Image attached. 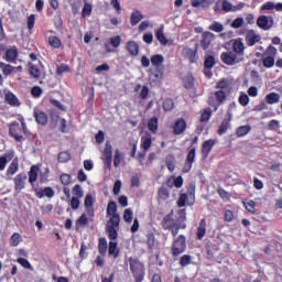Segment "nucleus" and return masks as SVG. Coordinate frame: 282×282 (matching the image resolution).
Returning a JSON list of instances; mask_svg holds the SVG:
<instances>
[{
	"label": "nucleus",
	"mask_w": 282,
	"mask_h": 282,
	"mask_svg": "<svg viewBox=\"0 0 282 282\" xmlns=\"http://www.w3.org/2000/svg\"><path fill=\"white\" fill-rule=\"evenodd\" d=\"M181 80H182L183 87H185V89H193V87H195V77L191 73L183 75L181 77Z\"/></svg>",
	"instance_id": "18"
},
{
	"label": "nucleus",
	"mask_w": 282,
	"mask_h": 282,
	"mask_svg": "<svg viewBox=\"0 0 282 282\" xmlns=\"http://www.w3.org/2000/svg\"><path fill=\"white\" fill-rule=\"evenodd\" d=\"M257 25L260 30H272L274 28V18L272 15H260L257 20Z\"/></svg>",
	"instance_id": "9"
},
{
	"label": "nucleus",
	"mask_w": 282,
	"mask_h": 282,
	"mask_svg": "<svg viewBox=\"0 0 282 282\" xmlns=\"http://www.w3.org/2000/svg\"><path fill=\"white\" fill-rule=\"evenodd\" d=\"M107 217H110L106 225V232L111 241L118 239V230H120V215L118 214V205L110 200L106 209Z\"/></svg>",
	"instance_id": "1"
},
{
	"label": "nucleus",
	"mask_w": 282,
	"mask_h": 282,
	"mask_svg": "<svg viewBox=\"0 0 282 282\" xmlns=\"http://www.w3.org/2000/svg\"><path fill=\"white\" fill-rule=\"evenodd\" d=\"M107 238H99L98 252L99 254H101V257H105V254H107Z\"/></svg>",
	"instance_id": "40"
},
{
	"label": "nucleus",
	"mask_w": 282,
	"mask_h": 282,
	"mask_svg": "<svg viewBox=\"0 0 282 282\" xmlns=\"http://www.w3.org/2000/svg\"><path fill=\"white\" fill-rule=\"evenodd\" d=\"M205 67L207 69H213V67H215V56L209 55L208 53L205 55Z\"/></svg>",
	"instance_id": "49"
},
{
	"label": "nucleus",
	"mask_w": 282,
	"mask_h": 282,
	"mask_svg": "<svg viewBox=\"0 0 282 282\" xmlns=\"http://www.w3.org/2000/svg\"><path fill=\"white\" fill-rule=\"evenodd\" d=\"M174 108H175V102L173 101V99H165L163 101L164 111H173Z\"/></svg>",
	"instance_id": "56"
},
{
	"label": "nucleus",
	"mask_w": 282,
	"mask_h": 282,
	"mask_svg": "<svg viewBox=\"0 0 282 282\" xmlns=\"http://www.w3.org/2000/svg\"><path fill=\"white\" fill-rule=\"evenodd\" d=\"M250 126H241L237 129L238 138H243V135H248L250 133Z\"/></svg>",
	"instance_id": "55"
},
{
	"label": "nucleus",
	"mask_w": 282,
	"mask_h": 282,
	"mask_svg": "<svg viewBox=\"0 0 282 282\" xmlns=\"http://www.w3.org/2000/svg\"><path fill=\"white\" fill-rule=\"evenodd\" d=\"M154 34H155L156 41H159L161 45L169 44V39H166V35H164V25H161L158 29H155Z\"/></svg>",
	"instance_id": "20"
},
{
	"label": "nucleus",
	"mask_w": 282,
	"mask_h": 282,
	"mask_svg": "<svg viewBox=\"0 0 282 282\" xmlns=\"http://www.w3.org/2000/svg\"><path fill=\"white\" fill-rule=\"evenodd\" d=\"M0 69L4 78H8V76L14 74V66L11 64H6V62H0Z\"/></svg>",
	"instance_id": "31"
},
{
	"label": "nucleus",
	"mask_w": 282,
	"mask_h": 282,
	"mask_svg": "<svg viewBox=\"0 0 282 282\" xmlns=\"http://www.w3.org/2000/svg\"><path fill=\"white\" fill-rule=\"evenodd\" d=\"M17 173H19V160L14 159L8 166L6 175L9 177V180H12Z\"/></svg>",
	"instance_id": "23"
},
{
	"label": "nucleus",
	"mask_w": 282,
	"mask_h": 282,
	"mask_svg": "<svg viewBox=\"0 0 282 282\" xmlns=\"http://www.w3.org/2000/svg\"><path fill=\"white\" fill-rule=\"evenodd\" d=\"M26 181H28V174L20 173V174L15 175V177L13 178L15 193H21V191H23L25 188Z\"/></svg>",
	"instance_id": "10"
},
{
	"label": "nucleus",
	"mask_w": 282,
	"mask_h": 282,
	"mask_svg": "<svg viewBox=\"0 0 282 282\" xmlns=\"http://www.w3.org/2000/svg\"><path fill=\"white\" fill-rule=\"evenodd\" d=\"M19 58V47L11 46L8 48L4 53L3 59L7 63H17V59Z\"/></svg>",
	"instance_id": "11"
},
{
	"label": "nucleus",
	"mask_w": 282,
	"mask_h": 282,
	"mask_svg": "<svg viewBox=\"0 0 282 282\" xmlns=\"http://www.w3.org/2000/svg\"><path fill=\"white\" fill-rule=\"evenodd\" d=\"M33 118L36 124H40L41 127H47V123L50 122V116L39 107L33 109Z\"/></svg>",
	"instance_id": "8"
},
{
	"label": "nucleus",
	"mask_w": 282,
	"mask_h": 282,
	"mask_svg": "<svg viewBox=\"0 0 282 282\" xmlns=\"http://www.w3.org/2000/svg\"><path fill=\"white\" fill-rule=\"evenodd\" d=\"M12 158H14V153L0 156V171H6V166H8V162H10Z\"/></svg>",
	"instance_id": "41"
},
{
	"label": "nucleus",
	"mask_w": 282,
	"mask_h": 282,
	"mask_svg": "<svg viewBox=\"0 0 282 282\" xmlns=\"http://www.w3.org/2000/svg\"><path fill=\"white\" fill-rule=\"evenodd\" d=\"M94 204H96V198H94V195L86 194L84 199V207L90 221H94V217H96V212L94 210Z\"/></svg>",
	"instance_id": "7"
},
{
	"label": "nucleus",
	"mask_w": 282,
	"mask_h": 282,
	"mask_svg": "<svg viewBox=\"0 0 282 282\" xmlns=\"http://www.w3.org/2000/svg\"><path fill=\"white\" fill-rule=\"evenodd\" d=\"M261 41V35L257 34L254 30H249L246 35V42L249 47H252L253 45H257Z\"/></svg>",
	"instance_id": "14"
},
{
	"label": "nucleus",
	"mask_w": 282,
	"mask_h": 282,
	"mask_svg": "<svg viewBox=\"0 0 282 282\" xmlns=\"http://www.w3.org/2000/svg\"><path fill=\"white\" fill-rule=\"evenodd\" d=\"M28 67H29V75L31 76V78H35V80H39V78H41V75H42L41 68H39V66H36L32 62H28Z\"/></svg>",
	"instance_id": "21"
},
{
	"label": "nucleus",
	"mask_w": 282,
	"mask_h": 282,
	"mask_svg": "<svg viewBox=\"0 0 282 282\" xmlns=\"http://www.w3.org/2000/svg\"><path fill=\"white\" fill-rule=\"evenodd\" d=\"M123 220L126 221V224H131V221H133V210H131V208L124 209Z\"/></svg>",
	"instance_id": "54"
},
{
	"label": "nucleus",
	"mask_w": 282,
	"mask_h": 282,
	"mask_svg": "<svg viewBox=\"0 0 282 282\" xmlns=\"http://www.w3.org/2000/svg\"><path fill=\"white\" fill-rule=\"evenodd\" d=\"M267 105H276L281 100V95L276 93H270L264 98Z\"/></svg>",
	"instance_id": "36"
},
{
	"label": "nucleus",
	"mask_w": 282,
	"mask_h": 282,
	"mask_svg": "<svg viewBox=\"0 0 282 282\" xmlns=\"http://www.w3.org/2000/svg\"><path fill=\"white\" fill-rule=\"evenodd\" d=\"M163 77L164 73H162V69L160 68H155L151 70L149 74V79L151 80V83H160V80H162Z\"/></svg>",
	"instance_id": "29"
},
{
	"label": "nucleus",
	"mask_w": 282,
	"mask_h": 282,
	"mask_svg": "<svg viewBox=\"0 0 282 282\" xmlns=\"http://www.w3.org/2000/svg\"><path fill=\"white\" fill-rule=\"evenodd\" d=\"M195 155H196V150L195 148H193L187 154L183 173H188L193 169V162H195Z\"/></svg>",
	"instance_id": "19"
},
{
	"label": "nucleus",
	"mask_w": 282,
	"mask_h": 282,
	"mask_svg": "<svg viewBox=\"0 0 282 282\" xmlns=\"http://www.w3.org/2000/svg\"><path fill=\"white\" fill-rule=\"evenodd\" d=\"M130 272L134 279V282L144 281L145 272L144 264L140 262L138 259L130 258L129 259Z\"/></svg>",
	"instance_id": "3"
},
{
	"label": "nucleus",
	"mask_w": 282,
	"mask_h": 282,
	"mask_svg": "<svg viewBox=\"0 0 282 282\" xmlns=\"http://www.w3.org/2000/svg\"><path fill=\"white\" fill-rule=\"evenodd\" d=\"M177 243H178L177 253L180 254L181 252H184V250H186V237L180 236L177 238Z\"/></svg>",
	"instance_id": "50"
},
{
	"label": "nucleus",
	"mask_w": 282,
	"mask_h": 282,
	"mask_svg": "<svg viewBox=\"0 0 282 282\" xmlns=\"http://www.w3.org/2000/svg\"><path fill=\"white\" fill-rule=\"evenodd\" d=\"M165 164H166V167L167 170L173 173V171H175V156L173 155H167L165 158Z\"/></svg>",
	"instance_id": "45"
},
{
	"label": "nucleus",
	"mask_w": 282,
	"mask_h": 282,
	"mask_svg": "<svg viewBox=\"0 0 282 282\" xmlns=\"http://www.w3.org/2000/svg\"><path fill=\"white\" fill-rule=\"evenodd\" d=\"M69 160H72V154H69V152L67 151L59 152L58 162H61L62 164H66V162H69Z\"/></svg>",
	"instance_id": "51"
},
{
	"label": "nucleus",
	"mask_w": 282,
	"mask_h": 282,
	"mask_svg": "<svg viewBox=\"0 0 282 282\" xmlns=\"http://www.w3.org/2000/svg\"><path fill=\"white\" fill-rule=\"evenodd\" d=\"M123 158L124 156L122 155L120 150H116L115 156H113V166H115V169H118V166H120V163L122 162Z\"/></svg>",
	"instance_id": "53"
},
{
	"label": "nucleus",
	"mask_w": 282,
	"mask_h": 282,
	"mask_svg": "<svg viewBox=\"0 0 282 282\" xmlns=\"http://www.w3.org/2000/svg\"><path fill=\"white\" fill-rule=\"evenodd\" d=\"M50 167H45L44 171H41V167H39L37 180L40 184H47L50 182Z\"/></svg>",
	"instance_id": "30"
},
{
	"label": "nucleus",
	"mask_w": 282,
	"mask_h": 282,
	"mask_svg": "<svg viewBox=\"0 0 282 282\" xmlns=\"http://www.w3.org/2000/svg\"><path fill=\"white\" fill-rule=\"evenodd\" d=\"M263 67H274V56H267L263 58Z\"/></svg>",
	"instance_id": "64"
},
{
	"label": "nucleus",
	"mask_w": 282,
	"mask_h": 282,
	"mask_svg": "<svg viewBox=\"0 0 282 282\" xmlns=\"http://www.w3.org/2000/svg\"><path fill=\"white\" fill-rule=\"evenodd\" d=\"M152 143L153 141L151 140V133H147V135L141 138V149L143 151H149Z\"/></svg>",
	"instance_id": "34"
},
{
	"label": "nucleus",
	"mask_w": 282,
	"mask_h": 282,
	"mask_svg": "<svg viewBox=\"0 0 282 282\" xmlns=\"http://www.w3.org/2000/svg\"><path fill=\"white\" fill-rule=\"evenodd\" d=\"M108 254L113 259H118V257H120V248H118V241H109Z\"/></svg>",
	"instance_id": "25"
},
{
	"label": "nucleus",
	"mask_w": 282,
	"mask_h": 282,
	"mask_svg": "<svg viewBox=\"0 0 282 282\" xmlns=\"http://www.w3.org/2000/svg\"><path fill=\"white\" fill-rule=\"evenodd\" d=\"M69 72H72V69L69 68V65H67V64H61L56 68L57 76H63L64 74L69 73Z\"/></svg>",
	"instance_id": "52"
},
{
	"label": "nucleus",
	"mask_w": 282,
	"mask_h": 282,
	"mask_svg": "<svg viewBox=\"0 0 282 282\" xmlns=\"http://www.w3.org/2000/svg\"><path fill=\"white\" fill-rule=\"evenodd\" d=\"M220 58L225 65H237V63H241L243 61L241 55H238L232 51L221 53Z\"/></svg>",
	"instance_id": "5"
},
{
	"label": "nucleus",
	"mask_w": 282,
	"mask_h": 282,
	"mask_svg": "<svg viewBox=\"0 0 282 282\" xmlns=\"http://www.w3.org/2000/svg\"><path fill=\"white\" fill-rule=\"evenodd\" d=\"M197 239L202 240L206 237V218H203L197 228Z\"/></svg>",
	"instance_id": "35"
},
{
	"label": "nucleus",
	"mask_w": 282,
	"mask_h": 282,
	"mask_svg": "<svg viewBox=\"0 0 282 282\" xmlns=\"http://www.w3.org/2000/svg\"><path fill=\"white\" fill-rule=\"evenodd\" d=\"M28 175L29 184H31V186H34V184H36V181L39 180V165H32Z\"/></svg>",
	"instance_id": "24"
},
{
	"label": "nucleus",
	"mask_w": 282,
	"mask_h": 282,
	"mask_svg": "<svg viewBox=\"0 0 282 282\" xmlns=\"http://www.w3.org/2000/svg\"><path fill=\"white\" fill-rule=\"evenodd\" d=\"M232 50L236 54H238L241 58H243V50H246V45L241 39L235 40L232 44Z\"/></svg>",
	"instance_id": "28"
},
{
	"label": "nucleus",
	"mask_w": 282,
	"mask_h": 282,
	"mask_svg": "<svg viewBox=\"0 0 282 282\" xmlns=\"http://www.w3.org/2000/svg\"><path fill=\"white\" fill-rule=\"evenodd\" d=\"M162 228H164V230H171L173 237H175L177 235V220H175V218H173V214H167L162 223H161Z\"/></svg>",
	"instance_id": "6"
},
{
	"label": "nucleus",
	"mask_w": 282,
	"mask_h": 282,
	"mask_svg": "<svg viewBox=\"0 0 282 282\" xmlns=\"http://www.w3.org/2000/svg\"><path fill=\"white\" fill-rule=\"evenodd\" d=\"M112 151L113 147L111 145V142L107 141L102 153L104 160H113Z\"/></svg>",
	"instance_id": "38"
},
{
	"label": "nucleus",
	"mask_w": 282,
	"mask_h": 282,
	"mask_svg": "<svg viewBox=\"0 0 282 282\" xmlns=\"http://www.w3.org/2000/svg\"><path fill=\"white\" fill-rule=\"evenodd\" d=\"M147 246L149 250H153V246H155V234L149 232L147 234Z\"/></svg>",
	"instance_id": "48"
},
{
	"label": "nucleus",
	"mask_w": 282,
	"mask_h": 282,
	"mask_svg": "<svg viewBox=\"0 0 282 282\" xmlns=\"http://www.w3.org/2000/svg\"><path fill=\"white\" fill-rule=\"evenodd\" d=\"M48 44L51 45V47H53L54 50H61V47H63V42L61 41V39L56 35H51L48 37Z\"/></svg>",
	"instance_id": "37"
},
{
	"label": "nucleus",
	"mask_w": 282,
	"mask_h": 282,
	"mask_svg": "<svg viewBox=\"0 0 282 282\" xmlns=\"http://www.w3.org/2000/svg\"><path fill=\"white\" fill-rule=\"evenodd\" d=\"M21 126L18 121H13L9 124V135L15 142H23L25 140L24 135H30V130L28 129V123H25L24 118L19 119Z\"/></svg>",
	"instance_id": "2"
},
{
	"label": "nucleus",
	"mask_w": 282,
	"mask_h": 282,
	"mask_svg": "<svg viewBox=\"0 0 282 282\" xmlns=\"http://www.w3.org/2000/svg\"><path fill=\"white\" fill-rule=\"evenodd\" d=\"M4 100L7 105H10L11 107H21V101L14 95V93H9L4 96Z\"/></svg>",
	"instance_id": "27"
},
{
	"label": "nucleus",
	"mask_w": 282,
	"mask_h": 282,
	"mask_svg": "<svg viewBox=\"0 0 282 282\" xmlns=\"http://www.w3.org/2000/svg\"><path fill=\"white\" fill-rule=\"evenodd\" d=\"M142 19H144V15L142 14V12L135 10L131 13L130 24L132 25V28H135V25H138V23L142 21Z\"/></svg>",
	"instance_id": "32"
},
{
	"label": "nucleus",
	"mask_w": 282,
	"mask_h": 282,
	"mask_svg": "<svg viewBox=\"0 0 282 282\" xmlns=\"http://www.w3.org/2000/svg\"><path fill=\"white\" fill-rule=\"evenodd\" d=\"M246 3L240 2L237 6H232L230 1L223 0V10L224 12H237L239 10H242L245 8Z\"/></svg>",
	"instance_id": "16"
},
{
	"label": "nucleus",
	"mask_w": 282,
	"mask_h": 282,
	"mask_svg": "<svg viewBox=\"0 0 282 282\" xmlns=\"http://www.w3.org/2000/svg\"><path fill=\"white\" fill-rule=\"evenodd\" d=\"M91 10H93L91 4L90 3H85L84 8L82 10L83 19H87V17H91Z\"/></svg>",
	"instance_id": "57"
},
{
	"label": "nucleus",
	"mask_w": 282,
	"mask_h": 282,
	"mask_svg": "<svg viewBox=\"0 0 282 282\" xmlns=\"http://www.w3.org/2000/svg\"><path fill=\"white\" fill-rule=\"evenodd\" d=\"M31 96L33 98H41V96H43V88H41L40 86H33L31 88Z\"/></svg>",
	"instance_id": "58"
},
{
	"label": "nucleus",
	"mask_w": 282,
	"mask_h": 282,
	"mask_svg": "<svg viewBox=\"0 0 282 282\" xmlns=\"http://www.w3.org/2000/svg\"><path fill=\"white\" fill-rule=\"evenodd\" d=\"M61 183L63 184V186H69V184H72V175L70 174H62L59 176Z\"/></svg>",
	"instance_id": "61"
},
{
	"label": "nucleus",
	"mask_w": 282,
	"mask_h": 282,
	"mask_svg": "<svg viewBox=\"0 0 282 282\" xmlns=\"http://www.w3.org/2000/svg\"><path fill=\"white\" fill-rule=\"evenodd\" d=\"M33 192L35 193V196L39 199H43V197H47V199H52V197H54L55 195L54 188L50 186H46L43 189L33 188Z\"/></svg>",
	"instance_id": "12"
},
{
	"label": "nucleus",
	"mask_w": 282,
	"mask_h": 282,
	"mask_svg": "<svg viewBox=\"0 0 282 282\" xmlns=\"http://www.w3.org/2000/svg\"><path fill=\"white\" fill-rule=\"evenodd\" d=\"M74 197L78 198V199H83V197H85V192L83 191V186H80V184H76L73 187L72 191Z\"/></svg>",
	"instance_id": "43"
},
{
	"label": "nucleus",
	"mask_w": 282,
	"mask_h": 282,
	"mask_svg": "<svg viewBox=\"0 0 282 282\" xmlns=\"http://www.w3.org/2000/svg\"><path fill=\"white\" fill-rule=\"evenodd\" d=\"M195 204V184L191 183L187 186V193H182L178 200L177 206H193Z\"/></svg>",
	"instance_id": "4"
},
{
	"label": "nucleus",
	"mask_w": 282,
	"mask_h": 282,
	"mask_svg": "<svg viewBox=\"0 0 282 282\" xmlns=\"http://www.w3.org/2000/svg\"><path fill=\"white\" fill-rule=\"evenodd\" d=\"M216 100L218 104H215V101H213V98L209 99V105H212V107H214V111H217V109H219V105H221L224 102V100H226V97L228 96V93L224 91V90H217L214 94Z\"/></svg>",
	"instance_id": "13"
},
{
	"label": "nucleus",
	"mask_w": 282,
	"mask_h": 282,
	"mask_svg": "<svg viewBox=\"0 0 282 282\" xmlns=\"http://www.w3.org/2000/svg\"><path fill=\"white\" fill-rule=\"evenodd\" d=\"M213 41H215V34L210 32H204L202 35L200 47H203V50H208Z\"/></svg>",
	"instance_id": "17"
},
{
	"label": "nucleus",
	"mask_w": 282,
	"mask_h": 282,
	"mask_svg": "<svg viewBox=\"0 0 282 282\" xmlns=\"http://www.w3.org/2000/svg\"><path fill=\"white\" fill-rule=\"evenodd\" d=\"M213 3L215 0H192L193 8H202V10H208Z\"/></svg>",
	"instance_id": "26"
},
{
	"label": "nucleus",
	"mask_w": 282,
	"mask_h": 282,
	"mask_svg": "<svg viewBox=\"0 0 282 282\" xmlns=\"http://www.w3.org/2000/svg\"><path fill=\"white\" fill-rule=\"evenodd\" d=\"M213 147H215V141L207 140L203 143L202 153L204 158H208L210 151H213Z\"/></svg>",
	"instance_id": "33"
},
{
	"label": "nucleus",
	"mask_w": 282,
	"mask_h": 282,
	"mask_svg": "<svg viewBox=\"0 0 282 282\" xmlns=\"http://www.w3.org/2000/svg\"><path fill=\"white\" fill-rule=\"evenodd\" d=\"M148 129L150 133H153V135L158 133V117H152L149 119Z\"/></svg>",
	"instance_id": "39"
},
{
	"label": "nucleus",
	"mask_w": 282,
	"mask_h": 282,
	"mask_svg": "<svg viewBox=\"0 0 282 282\" xmlns=\"http://www.w3.org/2000/svg\"><path fill=\"white\" fill-rule=\"evenodd\" d=\"M88 224H89V218L87 217V214H82L80 217L75 223L76 230H78L80 226H87Z\"/></svg>",
	"instance_id": "46"
},
{
	"label": "nucleus",
	"mask_w": 282,
	"mask_h": 282,
	"mask_svg": "<svg viewBox=\"0 0 282 282\" xmlns=\"http://www.w3.org/2000/svg\"><path fill=\"white\" fill-rule=\"evenodd\" d=\"M208 30H212L213 32H224V24L214 22L209 25Z\"/></svg>",
	"instance_id": "63"
},
{
	"label": "nucleus",
	"mask_w": 282,
	"mask_h": 282,
	"mask_svg": "<svg viewBox=\"0 0 282 282\" xmlns=\"http://www.w3.org/2000/svg\"><path fill=\"white\" fill-rule=\"evenodd\" d=\"M197 47L198 44L195 45V50L191 48V47H184L182 51V55L185 58H188L189 63H195V61H197Z\"/></svg>",
	"instance_id": "15"
},
{
	"label": "nucleus",
	"mask_w": 282,
	"mask_h": 282,
	"mask_svg": "<svg viewBox=\"0 0 282 282\" xmlns=\"http://www.w3.org/2000/svg\"><path fill=\"white\" fill-rule=\"evenodd\" d=\"M150 61H151V64H152L154 67L159 68V66H160L162 63H164V56H162V55H160V54L152 55Z\"/></svg>",
	"instance_id": "47"
},
{
	"label": "nucleus",
	"mask_w": 282,
	"mask_h": 282,
	"mask_svg": "<svg viewBox=\"0 0 282 282\" xmlns=\"http://www.w3.org/2000/svg\"><path fill=\"white\" fill-rule=\"evenodd\" d=\"M21 241H23V237L19 232H14L10 237V246H12V248H17V246H19V243H21Z\"/></svg>",
	"instance_id": "42"
},
{
	"label": "nucleus",
	"mask_w": 282,
	"mask_h": 282,
	"mask_svg": "<svg viewBox=\"0 0 282 282\" xmlns=\"http://www.w3.org/2000/svg\"><path fill=\"white\" fill-rule=\"evenodd\" d=\"M230 128V121L229 120H223L219 129H218V133L220 135H224V133H226V131H228V129Z\"/></svg>",
	"instance_id": "59"
},
{
	"label": "nucleus",
	"mask_w": 282,
	"mask_h": 282,
	"mask_svg": "<svg viewBox=\"0 0 282 282\" xmlns=\"http://www.w3.org/2000/svg\"><path fill=\"white\" fill-rule=\"evenodd\" d=\"M126 50L131 56H138V54H140V45L135 41H128L126 44Z\"/></svg>",
	"instance_id": "22"
},
{
	"label": "nucleus",
	"mask_w": 282,
	"mask_h": 282,
	"mask_svg": "<svg viewBox=\"0 0 282 282\" xmlns=\"http://www.w3.org/2000/svg\"><path fill=\"white\" fill-rule=\"evenodd\" d=\"M217 89L228 94V91H230V82H228V79H221L217 84Z\"/></svg>",
	"instance_id": "44"
},
{
	"label": "nucleus",
	"mask_w": 282,
	"mask_h": 282,
	"mask_svg": "<svg viewBox=\"0 0 282 282\" xmlns=\"http://www.w3.org/2000/svg\"><path fill=\"white\" fill-rule=\"evenodd\" d=\"M121 43H122V36L116 35L110 37V45H112L115 48L120 47Z\"/></svg>",
	"instance_id": "60"
},
{
	"label": "nucleus",
	"mask_w": 282,
	"mask_h": 282,
	"mask_svg": "<svg viewBox=\"0 0 282 282\" xmlns=\"http://www.w3.org/2000/svg\"><path fill=\"white\" fill-rule=\"evenodd\" d=\"M159 199H169V197H171V193H169V189H166V187H161L159 189Z\"/></svg>",
	"instance_id": "62"
}]
</instances>
